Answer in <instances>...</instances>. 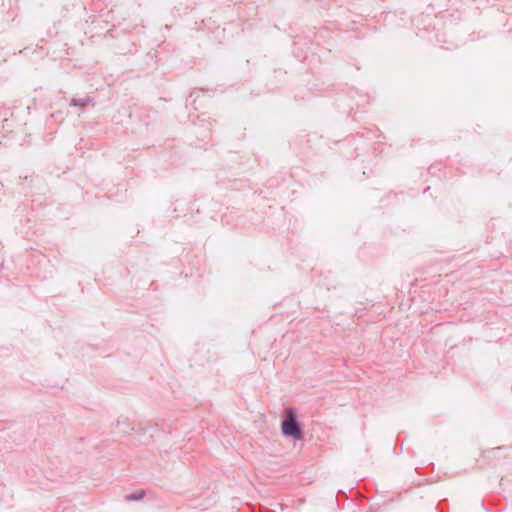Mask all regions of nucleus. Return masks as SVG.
Masks as SVG:
<instances>
[{"label": "nucleus", "mask_w": 512, "mask_h": 512, "mask_svg": "<svg viewBox=\"0 0 512 512\" xmlns=\"http://www.w3.org/2000/svg\"><path fill=\"white\" fill-rule=\"evenodd\" d=\"M285 414V419L282 422L283 435L287 437H293L294 439H301L302 430L297 421V416L294 409H286Z\"/></svg>", "instance_id": "obj_1"}, {"label": "nucleus", "mask_w": 512, "mask_h": 512, "mask_svg": "<svg viewBox=\"0 0 512 512\" xmlns=\"http://www.w3.org/2000/svg\"><path fill=\"white\" fill-rule=\"evenodd\" d=\"M145 495V492L143 490H138L134 493H131V494H127L125 496V499L127 501H138V500H141Z\"/></svg>", "instance_id": "obj_3"}, {"label": "nucleus", "mask_w": 512, "mask_h": 512, "mask_svg": "<svg viewBox=\"0 0 512 512\" xmlns=\"http://www.w3.org/2000/svg\"><path fill=\"white\" fill-rule=\"evenodd\" d=\"M92 101L90 97L85 98H73L70 102L71 106H77V107H85L87 104H89Z\"/></svg>", "instance_id": "obj_2"}]
</instances>
